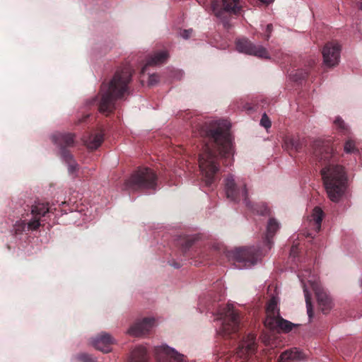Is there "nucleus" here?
Returning a JSON list of instances; mask_svg holds the SVG:
<instances>
[{
	"instance_id": "f257e3e1",
	"label": "nucleus",
	"mask_w": 362,
	"mask_h": 362,
	"mask_svg": "<svg viewBox=\"0 0 362 362\" xmlns=\"http://www.w3.org/2000/svg\"><path fill=\"white\" fill-rule=\"evenodd\" d=\"M192 125L194 136L204 139L205 144L199 156V166L202 181L206 187H211L219 180V159L227 160L233 156L229 127L225 122L195 123Z\"/></svg>"
},
{
	"instance_id": "f03ea898",
	"label": "nucleus",
	"mask_w": 362,
	"mask_h": 362,
	"mask_svg": "<svg viewBox=\"0 0 362 362\" xmlns=\"http://www.w3.org/2000/svg\"><path fill=\"white\" fill-rule=\"evenodd\" d=\"M313 158L323 166L320 172L328 197L334 202H339L346 190L347 177L344 167L335 163L337 155L333 147L320 141L314 142Z\"/></svg>"
},
{
	"instance_id": "7ed1b4c3",
	"label": "nucleus",
	"mask_w": 362,
	"mask_h": 362,
	"mask_svg": "<svg viewBox=\"0 0 362 362\" xmlns=\"http://www.w3.org/2000/svg\"><path fill=\"white\" fill-rule=\"evenodd\" d=\"M133 73L132 66L127 64L116 71L108 83H102L98 104V110L101 113L108 115L113 112L115 109V102L122 99L128 92Z\"/></svg>"
},
{
	"instance_id": "20e7f679",
	"label": "nucleus",
	"mask_w": 362,
	"mask_h": 362,
	"mask_svg": "<svg viewBox=\"0 0 362 362\" xmlns=\"http://www.w3.org/2000/svg\"><path fill=\"white\" fill-rule=\"evenodd\" d=\"M158 176L155 171L148 167H139L134 171L124 182V189L132 192L155 190Z\"/></svg>"
},
{
	"instance_id": "39448f33",
	"label": "nucleus",
	"mask_w": 362,
	"mask_h": 362,
	"mask_svg": "<svg viewBox=\"0 0 362 362\" xmlns=\"http://www.w3.org/2000/svg\"><path fill=\"white\" fill-rule=\"evenodd\" d=\"M52 213V209L49 206L48 203L35 202L31 206L30 219L25 218L23 221H17L13 226V230L16 234H21L23 232L35 230L40 226L42 218L47 214Z\"/></svg>"
},
{
	"instance_id": "423d86ee",
	"label": "nucleus",
	"mask_w": 362,
	"mask_h": 362,
	"mask_svg": "<svg viewBox=\"0 0 362 362\" xmlns=\"http://www.w3.org/2000/svg\"><path fill=\"white\" fill-rule=\"evenodd\" d=\"M219 318L223 320L218 333L223 337L233 338L240 327V315L233 305L228 304L218 311Z\"/></svg>"
},
{
	"instance_id": "0eeeda50",
	"label": "nucleus",
	"mask_w": 362,
	"mask_h": 362,
	"mask_svg": "<svg viewBox=\"0 0 362 362\" xmlns=\"http://www.w3.org/2000/svg\"><path fill=\"white\" fill-rule=\"evenodd\" d=\"M53 141L60 148L62 159L68 165L70 174H74L78 170V165L67 148L74 145V134L71 133H58L52 136Z\"/></svg>"
},
{
	"instance_id": "6e6552de",
	"label": "nucleus",
	"mask_w": 362,
	"mask_h": 362,
	"mask_svg": "<svg viewBox=\"0 0 362 362\" xmlns=\"http://www.w3.org/2000/svg\"><path fill=\"white\" fill-rule=\"evenodd\" d=\"M211 8L214 14L222 21L225 27L228 25L230 15H240L242 11L240 0H212Z\"/></svg>"
},
{
	"instance_id": "1a4fd4ad",
	"label": "nucleus",
	"mask_w": 362,
	"mask_h": 362,
	"mask_svg": "<svg viewBox=\"0 0 362 362\" xmlns=\"http://www.w3.org/2000/svg\"><path fill=\"white\" fill-rule=\"evenodd\" d=\"M260 255L259 249L255 247L238 248L234 251L235 261L241 264L244 267H250L255 265Z\"/></svg>"
},
{
	"instance_id": "9d476101",
	"label": "nucleus",
	"mask_w": 362,
	"mask_h": 362,
	"mask_svg": "<svg viewBox=\"0 0 362 362\" xmlns=\"http://www.w3.org/2000/svg\"><path fill=\"white\" fill-rule=\"evenodd\" d=\"M225 190L228 199L233 202H238L242 198L246 205H249L247 202V191L245 185L243 184L241 187L238 186L233 175H228L226 178Z\"/></svg>"
},
{
	"instance_id": "9b49d317",
	"label": "nucleus",
	"mask_w": 362,
	"mask_h": 362,
	"mask_svg": "<svg viewBox=\"0 0 362 362\" xmlns=\"http://www.w3.org/2000/svg\"><path fill=\"white\" fill-rule=\"evenodd\" d=\"M236 49L243 53L254 55L259 58L268 59V51L260 45H255L247 38L239 39L236 41Z\"/></svg>"
},
{
	"instance_id": "f8f14e48",
	"label": "nucleus",
	"mask_w": 362,
	"mask_h": 362,
	"mask_svg": "<svg viewBox=\"0 0 362 362\" xmlns=\"http://www.w3.org/2000/svg\"><path fill=\"white\" fill-rule=\"evenodd\" d=\"M256 349V335L250 333L240 342L235 354L237 357L243 360V362H245L255 354Z\"/></svg>"
},
{
	"instance_id": "ddd939ff",
	"label": "nucleus",
	"mask_w": 362,
	"mask_h": 362,
	"mask_svg": "<svg viewBox=\"0 0 362 362\" xmlns=\"http://www.w3.org/2000/svg\"><path fill=\"white\" fill-rule=\"evenodd\" d=\"M341 46L336 42H327L322 51L324 63L326 66L332 67L339 64Z\"/></svg>"
},
{
	"instance_id": "4468645a",
	"label": "nucleus",
	"mask_w": 362,
	"mask_h": 362,
	"mask_svg": "<svg viewBox=\"0 0 362 362\" xmlns=\"http://www.w3.org/2000/svg\"><path fill=\"white\" fill-rule=\"evenodd\" d=\"M308 282L314 291L319 307L322 313L326 314L331 309V299L320 284L316 281L309 280Z\"/></svg>"
},
{
	"instance_id": "2eb2a0df",
	"label": "nucleus",
	"mask_w": 362,
	"mask_h": 362,
	"mask_svg": "<svg viewBox=\"0 0 362 362\" xmlns=\"http://www.w3.org/2000/svg\"><path fill=\"white\" fill-rule=\"evenodd\" d=\"M158 362H183L184 356L168 346H160L156 349Z\"/></svg>"
},
{
	"instance_id": "dca6fc26",
	"label": "nucleus",
	"mask_w": 362,
	"mask_h": 362,
	"mask_svg": "<svg viewBox=\"0 0 362 362\" xmlns=\"http://www.w3.org/2000/svg\"><path fill=\"white\" fill-rule=\"evenodd\" d=\"M264 325L271 330L288 333L299 325L284 319L282 317L264 320Z\"/></svg>"
},
{
	"instance_id": "f3484780",
	"label": "nucleus",
	"mask_w": 362,
	"mask_h": 362,
	"mask_svg": "<svg viewBox=\"0 0 362 362\" xmlns=\"http://www.w3.org/2000/svg\"><path fill=\"white\" fill-rule=\"evenodd\" d=\"M155 323L154 318L146 317L141 321L137 322L134 324L128 329V333L134 337H141L150 331Z\"/></svg>"
},
{
	"instance_id": "a211bd4d",
	"label": "nucleus",
	"mask_w": 362,
	"mask_h": 362,
	"mask_svg": "<svg viewBox=\"0 0 362 362\" xmlns=\"http://www.w3.org/2000/svg\"><path fill=\"white\" fill-rule=\"evenodd\" d=\"M91 343L96 349L108 353L111 351L110 346L114 343V339L107 333H102L93 339Z\"/></svg>"
},
{
	"instance_id": "6ab92c4d",
	"label": "nucleus",
	"mask_w": 362,
	"mask_h": 362,
	"mask_svg": "<svg viewBox=\"0 0 362 362\" xmlns=\"http://www.w3.org/2000/svg\"><path fill=\"white\" fill-rule=\"evenodd\" d=\"M279 229V222L274 218H270L267 226V233L264 237V244L268 247L269 249L272 245V238L274 236L276 232Z\"/></svg>"
},
{
	"instance_id": "aec40b11",
	"label": "nucleus",
	"mask_w": 362,
	"mask_h": 362,
	"mask_svg": "<svg viewBox=\"0 0 362 362\" xmlns=\"http://www.w3.org/2000/svg\"><path fill=\"white\" fill-rule=\"evenodd\" d=\"M103 139L104 133L103 131L100 130L88 135V136L84 139V143L88 148L95 150L101 145Z\"/></svg>"
},
{
	"instance_id": "412c9836",
	"label": "nucleus",
	"mask_w": 362,
	"mask_h": 362,
	"mask_svg": "<svg viewBox=\"0 0 362 362\" xmlns=\"http://www.w3.org/2000/svg\"><path fill=\"white\" fill-rule=\"evenodd\" d=\"M146 349L144 346L136 347L128 356L126 362H148Z\"/></svg>"
},
{
	"instance_id": "4be33fe9",
	"label": "nucleus",
	"mask_w": 362,
	"mask_h": 362,
	"mask_svg": "<svg viewBox=\"0 0 362 362\" xmlns=\"http://www.w3.org/2000/svg\"><path fill=\"white\" fill-rule=\"evenodd\" d=\"M168 57V54L166 51H160L156 52L153 56L150 57L146 64L142 67L141 73L144 74L146 71L147 66L157 65L164 63Z\"/></svg>"
},
{
	"instance_id": "5701e85b",
	"label": "nucleus",
	"mask_w": 362,
	"mask_h": 362,
	"mask_svg": "<svg viewBox=\"0 0 362 362\" xmlns=\"http://www.w3.org/2000/svg\"><path fill=\"white\" fill-rule=\"evenodd\" d=\"M323 216L324 213L321 208L315 207L310 218V226L317 233L320 230Z\"/></svg>"
},
{
	"instance_id": "b1692460",
	"label": "nucleus",
	"mask_w": 362,
	"mask_h": 362,
	"mask_svg": "<svg viewBox=\"0 0 362 362\" xmlns=\"http://www.w3.org/2000/svg\"><path fill=\"white\" fill-rule=\"evenodd\" d=\"M302 353L300 351L296 349H293L283 352L278 358L277 362H292L300 359Z\"/></svg>"
},
{
	"instance_id": "393cba45",
	"label": "nucleus",
	"mask_w": 362,
	"mask_h": 362,
	"mask_svg": "<svg viewBox=\"0 0 362 362\" xmlns=\"http://www.w3.org/2000/svg\"><path fill=\"white\" fill-rule=\"evenodd\" d=\"M284 146L288 151H300L302 144L299 139L293 136H286L284 139Z\"/></svg>"
},
{
	"instance_id": "a878e982",
	"label": "nucleus",
	"mask_w": 362,
	"mask_h": 362,
	"mask_svg": "<svg viewBox=\"0 0 362 362\" xmlns=\"http://www.w3.org/2000/svg\"><path fill=\"white\" fill-rule=\"evenodd\" d=\"M277 317H280L277 303L274 299H272L267 308V317L265 320L277 318Z\"/></svg>"
},
{
	"instance_id": "bb28decb",
	"label": "nucleus",
	"mask_w": 362,
	"mask_h": 362,
	"mask_svg": "<svg viewBox=\"0 0 362 362\" xmlns=\"http://www.w3.org/2000/svg\"><path fill=\"white\" fill-rule=\"evenodd\" d=\"M194 238L191 237H183L178 240L177 244L180 245L183 253H186L187 251L193 245L194 243Z\"/></svg>"
},
{
	"instance_id": "cd10ccee",
	"label": "nucleus",
	"mask_w": 362,
	"mask_h": 362,
	"mask_svg": "<svg viewBox=\"0 0 362 362\" xmlns=\"http://www.w3.org/2000/svg\"><path fill=\"white\" fill-rule=\"evenodd\" d=\"M308 76V71L304 69H298L295 71V73L290 74V78L297 82L300 83L303 80H305Z\"/></svg>"
},
{
	"instance_id": "c85d7f7f",
	"label": "nucleus",
	"mask_w": 362,
	"mask_h": 362,
	"mask_svg": "<svg viewBox=\"0 0 362 362\" xmlns=\"http://www.w3.org/2000/svg\"><path fill=\"white\" fill-rule=\"evenodd\" d=\"M334 124L337 129L342 134L346 135L349 134V128L345 124L340 117H337L334 121Z\"/></svg>"
},
{
	"instance_id": "c756f323",
	"label": "nucleus",
	"mask_w": 362,
	"mask_h": 362,
	"mask_svg": "<svg viewBox=\"0 0 362 362\" xmlns=\"http://www.w3.org/2000/svg\"><path fill=\"white\" fill-rule=\"evenodd\" d=\"M303 292H304L305 298L307 313H308L309 317H311L313 314V306H312V303H311V297H310V295L305 284H303Z\"/></svg>"
},
{
	"instance_id": "7c9ffc66",
	"label": "nucleus",
	"mask_w": 362,
	"mask_h": 362,
	"mask_svg": "<svg viewBox=\"0 0 362 362\" xmlns=\"http://www.w3.org/2000/svg\"><path fill=\"white\" fill-rule=\"evenodd\" d=\"M344 151L346 153H358V150L355 145V141L351 139H348L345 142Z\"/></svg>"
},
{
	"instance_id": "2f4dec72",
	"label": "nucleus",
	"mask_w": 362,
	"mask_h": 362,
	"mask_svg": "<svg viewBox=\"0 0 362 362\" xmlns=\"http://www.w3.org/2000/svg\"><path fill=\"white\" fill-rule=\"evenodd\" d=\"M80 362H95V360L88 354H80L76 356Z\"/></svg>"
},
{
	"instance_id": "473e14b6",
	"label": "nucleus",
	"mask_w": 362,
	"mask_h": 362,
	"mask_svg": "<svg viewBox=\"0 0 362 362\" xmlns=\"http://www.w3.org/2000/svg\"><path fill=\"white\" fill-rule=\"evenodd\" d=\"M260 124L266 129L271 127L272 123L266 113H264L260 120Z\"/></svg>"
},
{
	"instance_id": "72a5a7b5",
	"label": "nucleus",
	"mask_w": 362,
	"mask_h": 362,
	"mask_svg": "<svg viewBox=\"0 0 362 362\" xmlns=\"http://www.w3.org/2000/svg\"><path fill=\"white\" fill-rule=\"evenodd\" d=\"M159 81V76L158 74H151L148 77V85L149 86H154L156 85Z\"/></svg>"
},
{
	"instance_id": "f704fd0d",
	"label": "nucleus",
	"mask_w": 362,
	"mask_h": 362,
	"mask_svg": "<svg viewBox=\"0 0 362 362\" xmlns=\"http://www.w3.org/2000/svg\"><path fill=\"white\" fill-rule=\"evenodd\" d=\"M272 31H273V25L272 23H269L267 25L266 30H265L264 38L266 40H269Z\"/></svg>"
},
{
	"instance_id": "c9c22d12",
	"label": "nucleus",
	"mask_w": 362,
	"mask_h": 362,
	"mask_svg": "<svg viewBox=\"0 0 362 362\" xmlns=\"http://www.w3.org/2000/svg\"><path fill=\"white\" fill-rule=\"evenodd\" d=\"M192 33V29L184 30L181 33V36L185 39H188L190 37Z\"/></svg>"
},
{
	"instance_id": "e433bc0d",
	"label": "nucleus",
	"mask_w": 362,
	"mask_h": 362,
	"mask_svg": "<svg viewBox=\"0 0 362 362\" xmlns=\"http://www.w3.org/2000/svg\"><path fill=\"white\" fill-rule=\"evenodd\" d=\"M257 212L261 215L265 216L269 214V209L267 206L262 205V209L259 211L257 210Z\"/></svg>"
},
{
	"instance_id": "4c0bfd02",
	"label": "nucleus",
	"mask_w": 362,
	"mask_h": 362,
	"mask_svg": "<svg viewBox=\"0 0 362 362\" xmlns=\"http://www.w3.org/2000/svg\"><path fill=\"white\" fill-rule=\"evenodd\" d=\"M89 116H90V115H89V114H86L85 115H83V117H82V118L78 119L76 123L78 124H81V123H82V122H85V121H86V119Z\"/></svg>"
},
{
	"instance_id": "58836bf2",
	"label": "nucleus",
	"mask_w": 362,
	"mask_h": 362,
	"mask_svg": "<svg viewBox=\"0 0 362 362\" xmlns=\"http://www.w3.org/2000/svg\"><path fill=\"white\" fill-rule=\"evenodd\" d=\"M297 245H292L291 248V254L293 255H296V252H297Z\"/></svg>"
},
{
	"instance_id": "ea45409f",
	"label": "nucleus",
	"mask_w": 362,
	"mask_h": 362,
	"mask_svg": "<svg viewBox=\"0 0 362 362\" xmlns=\"http://www.w3.org/2000/svg\"><path fill=\"white\" fill-rule=\"evenodd\" d=\"M258 1L259 2H261L262 4L267 6L270 4H272V2H274V0H258Z\"/></svg>"
},
{
	"instance_id": "a19ab883",
	"label": "nucleus",
	"mask_w": 362,
	"mask_h": 362,
	"mask_svg": "<svg viewBox=\"0 0 362 362\" xmlns=\"http://www.w3.org/2000/svg\"><path fill=\"white\" fill-rule=\"evenodd\" d=\"M170 265L174 267L175 268H180L181 267L180 264V263H177V262H173V263H170Z\"/></svg>"
},
{
	"instance_id": "79ce46f5",
	"label": "nucleus",
	"mask_w": 362,
	"mask_h": 362,
	"mask_svg": "<svg viewBox=\"0 0 362 362\" xmlns=\"http://www.w3.org/2000/svg\"><path fill=\"white\" fill-rule=\"evenodd\" d=\"M359 8L362 11V2L360 3Z\"/></svg>"
},
{
	"instance_id": "37998d69",
	"label": "nucleus",
	"mask_w": 362,
	"mask_h": 362,
	"mask_svg": "<svg viewBox=\"0 0 362 362\" xmlns=\"http://www.w3.org/2000/svg\"><path fill=\"white\" fill-rule=\"evenodd\" d=\"M361 286L362 288V279H361Z\"/></svg>"
}]
</instances>
